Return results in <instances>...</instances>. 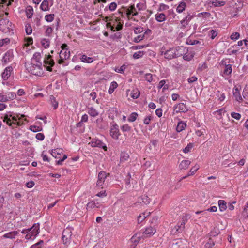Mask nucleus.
I'll return each mask as SVG.
<instances>
[{
  "label": "nucleus",
  "mask_w": 248,
  "mask_h": 248,
  "mask_svg": "<svg viewBox=\"0 0 248 248\" xmlns=\"http://www.w3.org/2000/svg\"><path fill=\"white\" fill-rule=\"evenodd\" d=\"M73 228L71 227H67L65 229L62 233V240L63 244L67 247L72 243L73 240L72 231Z\"/></svg>",
  "instance_id": "f257e3e1"
},
{
  "label": "nucleus",
  "mask_w": 248,
  "mask_h": 248,
  "mask_svg": "<svg viewBox=\"0 0 248 248\" xmlns=\"http://www.w3.org/2000/svg\"><path fill=\"white\" fill-rule=\"evenodd\" d=\"M39 223H34L32 226L30 228V231L25 236V239L28 240H34L39 233Z\"/></svg>",
  "instance_id": "f03ea898"
},
{
  "label": "nucleus",
  "mask_w": 248,
  "mask_h": 248,
  "mask_svg": "<svg viewBox=\"0 0 248 248\" xmlns=\"http://www.w3.org/2000/svg\"><path fill=\"white\" fill-rule=\"evenodd\" d=\"M188 217L189 216L186 214L182 217L172 230L174 233H179L183 232L185 227V224L188 221Z\"/></svg>",
  "instance_id": "7ed1b4c3"
},
{
  "label": "nucleus",
  "mask_w": 248,
  "mask_h": 248,
  "mask_svg": "<svg viewBox=\"0 0 248 248\" xmlns=\"http://www.w3.org/2000/svg\"><path fill=\"white\" fill-rule=\"evenodd\" d=\"M29 71L33 75L41 77L44 74V71L42 68V63H34L28 67Z\"/></svg>",
  "instance_id": "20e7f679"
},
{
  "label": "nucleus",
  "mask_w": 248,
  "mask_h": 248,
  "mask_svg": "<svg viewBox=\"0 0 248 248\" xmlns=\"http://www.w3.org/2000/svg\"><path fill=\"white\" fill-rule=\"evenodd\" d=\"M68 46L66 44H62V50L60 52L59 56L60 59L58 61L59 64L63 62L64 60L68 59L70 57V51L68 48Z\"/></svg>",
  "instance_id": "39448f33"
},
{
  "label": "nucleus",
  "mask_w": 248,
  "mask_h": 248,
  "mask_svg": "<svg viewBox=\"0 0 248 248\" xmlns=\"http://www.w3.org/2000/svg\"><path fill=\"white\" fill-rule=\"evenodd\" d=\"M226 61V60H222L221 61V64L224 66V69L222 76L225 78H227L231 76L232 66L231 64H227Z\"/></svg>",
  "instance_id": "423d86ee"
},
{
  "label": "nucleus",
  "mask_w": 248,
  "mask_h": 248,
  "mask_svg": "<svg viewBox=\"0 0 248 248\" xmlns=\"http://www.w3.org/2000/svg\"><path fill=\"white\" fill-rule=\"evenodd\" d=\"M16 94L14 92L3 93H0V101L2 102H8L9 100L15 99Z\"/></svg>",
  "instance_id": "0eeeda50"
},
{
  "label": "nucleus",
  "mask_w": 248,
  "mask_h": 248,
  "mask_svg": "<svg viewBox=\"0 0 248 248\" xmlns=\"http://www.w3.org/2000/svg\"><path fill=\"white\" fill-rule=\"evenodd\" d=\"M12 27V23L9 21L8 19H1L0 20V29L2 32H7L9 31Z\"/></svg>",
  "instance_id": "6e6552de"
},
{
  "label": "nucleus",
  "mask_w": 248,
  "mask_h": 248,
  "mask_svg": "<svg viewBox=\"0 0 248 248\" xmlns=\"http://www.w3.org/2000/svg\"><path fill=\"white\" fill-rule=\"evenodd\" d=\"M54 61L50 55H47L44 58V66L46 68L47 71H52V67L54 66Z\"/></svg>",
  "instance_id": "1a4fd4ad"
},
{
  "label": "nucleus",
  "mask_w": 248,
  "mask_h": 248,
  "mask_svg": "<svg viewBox=\"0 0 248 248\" xmlns=\"http://www.w3.org/2000/svg\"><path fill=\"white\" fill-rule=\"evenodd\" d=\"M90 144L93 147H98L103 149L105 151L107 150L106 145L98 139H93Z\"/></svg>",
  "instance_id": "9d476101"
},
{
  "label": "nucleus",
  "mask_w": 248,
  "mask_h": 248,
  "mask_svg": "<svg viewBox=\"0 0 248 248\" xmlns=\"http://www.w3.org/2000/svg\"><path fill=\"white\" fill-rule=\"evenodd\" d=\"M110 134L113 139L115 140H118L119 139L120 133L119 129V126L116 124H112L111 126Z\"/></svg>",
  "instance_id": "9b49d317"
},
{
  "label": "nucleus",
  "mask_w": 248,
  "mask_h": 248,
  "mask_svg": "<svg viewBox=\"0 0 248 248\" xmlns=\"http://www.w3.org/2000/svg\"><path fill=\"white\" fill-rule=\"evenodd\" d=\"M53 0H44L41 5L40 9L43 11H48L50 7L53 5Z\"/></svg>",
  "instance_id": "f8f14e48"
},
{
  "label": "nucleus",
  "mask_w": 248,
  "mask_h": 248,
  "mask_svg": "<svg viewBox=\"0 0 248 248\" xmlns=\"http://www.w3.org/2000/svg\"><path fill=\"white\" fill-rule=\"evenodd\" d=\"M161 55L164 56L165 59L168 60H171L173 58H175V51L174 50V47L170 48L167 50L161 51Z\"/></svg>",
  "instance_id": "ddd939ff"
},
{
  "label": "nucleus",
  "mask_w": 248,
  "mask_h": 248,
  "mask_svg": "<svg viewBox=\"0 0 248 248\" xmlns=\"http://www.w3.org/2000/svg\"><path fill=\"white\" fill-rule=\"evenodd\" d=\"M14 57L13 52L12 50L7 51L4 55L2 58V63L6 64L12 61Z\"/></svg>",
  "instance_id": "4468645a"
},
{
  "label": "nucleus",
  "mask_w": 248,
  "mask_h": 248,
  "mask_svg": "<svg viewBox=\"0 0 248 248\" xmlns=\"http://www.w3.org/2000/svg\"><path fill=\"white\" fill-rule=\"evenodd\" d=\"M13 68L11 66H8L5 68L4 71L1 74V77L3 80L6 81L10 78L11 74L13 73Z\"/></svg>",
  "instance_id": "2eb2a0df"
},
{
  "label": "nucleus",
  "mask_w": 248,
  "mask_h": 248,
  "mask_svg": "<svg viewBox=\"0 0 248 248\" xmlns=\"http://www.w3.org/2000/svg\"><path fill=\"white\" fill-rule=\"evenodd\" d=\"M174 111L177 113L179 112H186L188 111V108L186 104L180 103L174 106Z\"/></svg>",
  "instance_id": "dca6fc26"
},
{
  "label": "nucleus",
  "mask_w": 248,
  "mask_h": 248,
  "mask_svg": "<svg viewBox=\"0 0 248 248\" xmlns=\"http://www.w3.org/2000/svg\"><path fill=\"white\" fill-rule=\"evenodd\" d=\"M107 177V173L105 171H101L99 173L98 175V180L96 182V185L98 186H101L104 184L105 179Z\"/></svg>",
  "instance_id": "f3484780"
},
{
  "label": "nucleus",
  "mask_w": 248,
  "mask_h": 248,
  "mask_svg": "<svg viewBox=\"0 0 248 248\" xmlns=\"http://www.w3.org/2000/svg\"><path fill=\"white\" fill-rule=\"evenodd\" d=\"M175 58L182 56L186 52V48L183 46H178L174 47Z\"/></svg>",
  "instance_id": "a211bd4d"
},
{
  "label": "nucleus",
  "mask_w": 248,
  "mask_h": 248,
  "mask_svg": "<svg viewBox=\"0 0 248 248\" xmlns=\"http://www.w3.org/2000/svg\"><path fill=\"white\" fill-rule=\"evenodd\" d=\"M41 54L40 52H35L31 60V63L34 64V63H42L41 61Z\"/></svg>",
  "instance_id": "6ab92c4d"
},
{
  "label": "nucleus",
  "mask_w": 248,
  "mask_h": 248,
  "mask_svg": "<svg viewBox=\"0 0 248 248\" xmlns=\"http://www.w3.org/2000/svg\"><path fill=\"white\" fill-rule=\"evenodd\" d=\"M18 233H19L18 231H13L4 234L2 236V238L13 239H14L15 238V237L18 234Z\"/></svg>",
  "instance_id": "aec40b11"
},
{
  "label": "nucleus",
  "mask_w": 248,
  "mask_h": 248,
  "mask_svg": "<svg viewBox=\"0 0 248 248\" xmlns=\"http://www.w3.org/2000/svg\"><path fill=\"white\" fill-rule=\"evenodd\" d=\"M155 232V229L152 227H149L146 229L143 232V235L146 237H150Z\"/></svg>",
  "instance_id": "412c9836"
},
{
  "label": "nucleus",
  "mask_w": 248,
  "mask_h": 248,
  "mask_svg": "<svg viewBox=\"0 0 248 248\" xmlns=\"http://www.w3.org/2000/svg\"><path fill=\"white\" fill-rule=\"evenodd\" d=\"M12 115L6 114L4 115L3 117H2V119H3V121L7 124L9 126H12L13 124L12 121L11 117Z\"/></svg>",
  "instance_id": "4be33fe9"
},
{
  "label": "nucleus",
  "mask_w": 248,
  "mask_h": 248,
  "mask_svg": "<svg viewBox=\"0 0 248 248\" xmlns=\"http://www.w3.org/2000/svg\"><path fill=\"white\" fill-rule=\"evenodd\" d=\"M183 55V59L185 60L189 61L193 59L194 53L192 51L188 52V50L186 49V52Z\"/></svg>",
  "instance_id": "5701e85b"
},
{
  "label": "nucleus",
  "mask_w": 248,
  "mask_h": 248,
  "mask_svg": "<svg viewBox=\"0 0 248 248\" xmlns=\"http://www.w3.org/2000/svg\"><path fill=\"white\" fill-rule=\"evenodd\" d=\"M80 59L82 62L87 63H92L94 61L93 58L88 57L85 54L82 55Z\"/></svg>",
  "instance_id": "b1692460"
},
{
  "label": "nucleus",
  "mask_w": 248,
  "mask_h": 248,
  "mask_svg": "<svg viewBox=\"0 0 248 248\" xmlns=\"http://www.w3.org/2000/svg\"><path fill=\"white\" fill-rule=\"evenodd\" d=\"M233 94L237 101L241 102L242 101V97L238 88L233 89Z\"/></svg>",
  "instance_id": "393cba45"
},
{
  "label": "nucleus",
  "mask_w": 248,
  "mask_h": 248,
  "mask_svg": "<svg viewBox=\"0 0 248 248\" xmlns=\"http://www.w3.org/2000/svg\"><path fill=\"white\" fill-rule=\"evenodd\" d=\"M191 163V161L188 160H184L179 164V168L182 170L186 169Z\"/></svg>",
  "instance_id": "a878e982"
},
{
  "label": "nucleus",
  "mask_w": 248,
  "mask_h": 248,
  "mask_svg": "<svg viewBox=\"0 0 248 248\" xmlns=\"http://www.w3.org/2000/svg\"><path fill=\"white\" fill-rule=\"evenodd\" d=\"M155 18L157 22H162L166 20V16L163 13H157L155 15Z\"/></svg>",
  "instance_id": "bb28decb"
},
{
  "label": "nucleus",
  "mask_w": 248,
  "mask_h": 248,
  "mask_svg": "<svg viewBox=\"0 0 248 248\" xmlns=\"http://www.w3.org/2000/svg\"><path fill=\"white\" fill-rule=\"evenodd\" d=\"M186 124L185 122L180 121L178 123V124H177V126L176 127V131L178 132H180L185 129V128L186 127Z\"/></svg>",
  "instance_id": "cd10ccee"
},
{
  "label": "nucleus",
  "mask_w": 248,
  "mask_h": 248,
  "mask_svg": "<svg viewBox=\"0 0 248 248\" xmlns=\"http://www.w3.org/2000/svg\"><path fill=\"white\" fill-rule=\"evenodd\" d=\"M186 3L182 1L179 4L178 6L176 8L177 12L179 13H181L183 12L186 9Z\"/></svg>",
  "instance_id": "c85d7f7f"
},
{
  "label": "nucleus",
  "mask_w": 248,
  "mask_h": 248,
  "mask_svg": "<svg viewBox=\"0 0 248 248\" xmlns=\"http://www.w3.org/2000/svg\"><path fill=\"white\" fill-rule=\"evenodd\" d=\"M219 210L221 212L224 211L226 208V203L224 200H220L218 202Z\"/></svg>",
  "instance_id": "c756f323"
},
{
  "label": "nucleus",
  "mask_w": 248,
  "mask_h": 248,
  "mask_svg": "<svg viewBox=\"0 0 248 248\" xmlns=\"http://www.w3.org/2000/svg\"><path fill=\"white\" fill-rule=\"evenodd\" d=\"M88 113L91 116L93 117H95L99 114L97 110L93 107L88 108Z\"/></svg>",
  "instance_id": "7c9ffc66"
},
{
  "label": "nucleus",
  "mask_w": 248,
  "mask_h": 248,
  "mask_svg": "<svg viewBox=\"0 0 248 248\" xmlns=\"http://www.w3.org/2000/svg\"><path fill=\"white\" fill-rule=\"evenodd\" d=\"M62 152L61 149H56L52 150L51 152V155L55 158H59V155H60Z\"/></svg>",
  "instance_id": "2f4dec72"
},
{
  "label": "nucleus",
  "mask_w": 248,
  "mask_h": 248,
  "mask_svg": "<svg viewBox=\"0 0 248 248\" xmlns=\"http://www.w3.org/2000/svg\"><path fill=\"white\" fill-rule=\"evenodd\" d=\"M26 14L27 18H31L33 14V9L31 6H28L26 9Z\"/></svg>",
  "instance_id": "473e14b6"
},
{
  "label": "nucleus",
  "mask_w": 248,
  "mask_h": 248,
  "mask_svg": "<svg viewBox=\"0 0 248 248\" xmlns=\"http://www.w3.org/2000/svg\"><path fill=\"white\" fill-rule=\"evenodd\" d=\"M129 157V155L128 153L125 152H122L121 153L120 155V162H124L127 161Z\"/></svg>",
  "instance_id": "72a5a7b5"
},
{
  "label": "nucleus",
  "mask_w": 248,
  "mask_h": 248,
  "mask_svg": "<svg viewBox=\"0 0 248 248\" xmlns=\"http://www.w3.org/2000/svg\"><path fill=\"white\" fill-rule=\"evenodd\" d=\"M41 45L44 48H46L50 45V40L48 39L43 38L41 41Z\"/></svg>",
  "instance_id": "f704fd0d"
},
{
  "label": "nucleus",
  "mask_w": 248,
  "mask_h": 248,
  "mask_svg": "<svg viewBox=\"0 0 248 248\" xmlns=\"http://www.w3.org/2000/svg\"><path fill=\"white\" fill-rule=\"evenodd\" d=\"M118 87V84L115 81H113L110 83V85L108 90V93L109 94H111L115 89Z\"/></svg>",
  "instance_id": "c9c22d12"
},
{
  "label": "nucleus",
  "mask_w": 248,
  "mask_h": 248,
  "mask_svg": "<svg viewBox=\"0 0 248 248\" xmlns=\"http://www.w3.org/2000/svg\"><path fill=\"white\" fill-rule=\"evenodd\" d=\"M140 91L138 89L133 90L131 93V96L134 99H137L140 96Z\"/></svg>",
  "instance_id": "e433bc0d"
},
{
  "label": "nucleus",
  "mask_w": 248,
  "mask_h": 248,
  "mask_svg": "<svg viewBox=\"0 0 248 248\" xmlns=\"http://www.w3.org/2000/svg\"><path fill=\"white\" fill-rule=\"evenodd\" d=\"M199 169V166L198 165H195L194 166L192 167L187 174V176H191L194 174V173Z\"/></svg>",
  "instance_id": "4c0bfd02"
},
{
  "label": "nucleus",
  "mask_w": 248,
  "mask_h": 248,
  "mask_svg": "<svg viewBox=\"0 0 248 248\" xmlns=\"http://www.w3.org/2000/svg\"><path fill=\"white\" fill-rule=\"evenodd\" d=\"M144 54V51H139L135 52L133 55V57L135 59H137L143 57Z\"/></svg>",
  "instance_id": "58836bf2"
},
{
  "label": "nucleus",
  "mask_w": 248,
  "mask_h": 248,
  "mask_svg": "<svg viewBox=\"0 0 248 248\" xmlns=\"http://www.w3.org/2000/svg\"><path fill=\"white\" fill-rule=\"evenodd\" d=\"M166 81L165 80H161L158 85V89H160L161 88H163V91L166 90L168 89V85H165Z\"/></svg>",
  "instance_id": "ea45409f"
},
{
  "label": "nucleus",
  "mask_w": 248,
  "mask_h": 248,
  "mask_svg": "<svg viewBox=\"0 0 248 248\" xmlns=\"http://www.w3.org/2000/svg\"><path fill=\"white\" fill-rule=\"evenodd\" d=\"M55 17V15L54 14H47L45 16V19L47 22H52Z\"/></svg>",
  "instance_id": "a19ab883"
},
{
  "label": "nucleus",
  "mask_w": 248,
  "mask_h": 248,
  "mask_svg": "<svg viewBox=\"0 0 248 248\" xmlns=\"http://www.w3.org/2000/svg\"><path fill=\"white\" fill-rule=\"evenodd\" d=\"M95 206H96V203H95L94 201H91L87 203L86 209L87 210H91L92 209L95 208Z\"/></svg>",
  "instance_id": "79ce46f5"
},
{
  "label": "nucleus",
  "mask_w": 248,
  "mask_h": 248,
  "mask_svg": "<svg viewBox=\"0 0 248 248\" xmlns=\"http://www.w3.org/2000/svg\"><path fill=\"white\" fill-rule=\"evenodd\" d=\"M148 216V215H146L145 213H142L140 214L137 217V221L138 223H141Z\"/></svg>",
  "instance_id": "37998d69"
},
{
  "label": "nucleus",
  "mask_w": 248,
  "mask_h": 248,
  "mask_svg": "<svg viewBox=\"0 0 248 248\" xmlns=\"http://www.w3.org/2000/svg\"><path fill=\"white\" fill-rule=\"evenodd\" d=\"M138 117V114L136 112L132 113L128 118V121L130 122H134Z\"/></svg>",
  "instance_id": "c03bdc74"
},
{
  "label": "nucleus",
  "mask_w": 248,
  "mask_h": 248,
  "mask_svg": "<svg viewBox=\"0 0 248 248\" xmlns=\"http://www.w3.org/2000/svg\"><path fill=\"white\" fill-rule=\"evenodd\" d=\"M216 95L217 96L218 100L220 101H223L225 99L224 93L220 92L219 91H217Z\"/></svg>",
  "instance_id": "a18cd8bd"
},
{
  "label": "nucleus",
  "mask_w": 248,
  "mask_h": 248,
  "mask_svg": "<svg viewBox=\"0 0 248 248\" xmlns=\"http://www.w3.org/2000/svg\"><path fill=\"white\" fill-rule=\"evenodd\" d=\"M140 199L142 200V202L145 204H148L150 202V199L147 196H142Z\"/></svg>",
  "instance_id": "49530a36"
},
{
  "label": "nucleus",
  "mask_w": 248,
  "mask_h": 248,
  "mask_svg": "<svg viewBox=\"0 0 248 248\" xmlns=\"http://www.w3.org/2000/svg\"><path fill=\"white\" fill-rule=\"evenodd\" d=\"M126 66L124 64L120 67H116L115 69V71L117 73L122 74L124 73V70L126 69Z\"/></svg>",
  "instance_id": "de8ad7c7"
},
{
  "label": "nucleus",
  "mask_w": 248,
  "mask_h": 248,
  "mask_svg": "<svg viewBox=\"0 0 248 248\" xmlns=\"http://www.w3.org/2000/svg\"><path fill=\"white\" fill-rule=\"evenodd\" d=\"M10 43V39L8 38H5L4 39L0 40V47L2 46L7 45Z\"/></svg>",
  "instance_id": "09e8293b"
},
{
  "label": "nucleus",
  "mask_w": 248,
  "mask_h": 248,
  "mask_svg": "<svg viewBox=\"0 0 248 248\" xmlns=\"http://www.w3.org/2000/svg\"><path fill=\"white\" fill-rule=\"evenodd\" d=\"M44 244L43 240H40L36 244L32 245L30 248H41L42 245Z\"/></svg>",
  "instance_id": "8fccbe9b"
},
{
  "label": "nucleus",
  "mask_w": 248,
  "mask_h": 248,
  "mask_svg": "<svg viewBox=\"0 0 248 248\" xmlns=\"http://www.w3.org/2000/svg\"><path fill=\"white\" fill-rule=\"evenodd\" d=\"M26 32L28 35H30L32 33L31 26L30 24H27L25 26Z\"/></svg>",
  "instance_id": "3c124183"
},
{
  "label": "nucleus",
  "mask_w": 248,
  "mask_h": 248,
  "mask_svg": "<svg viewBox=\"0 0 248 248\" xmlns=\"http://www.w3.org/2000/svg\"><path fill=\"white\" fill-rule=\"evenodd\" d=\"M240 37V34L237 32H233L230 38L234 41L238 39Z\"/></svg>",
  "instance_id": "603ef678"
},
{
  "label": "nucleus",
  "mask_w": 248,
  "mask_h": 248,
  "mask_svg": "<svg viewBox=\"0 0 248 248\" xmlns=\"http://www.w3.org/2000/svg\"><path fill=\"white\" fill-rule=\"evenodd\" d=\"M30 129L33 132H37L40 131L42 130V128H40L39 126H35V125L30 126Z\"/></svg>",
  "instance_id": "864d4df0"
},
{
  "label": "nucleus",
  "mask_w": 248,
  "mask_h": 248,
  "mask_svg": "<svg viewBox=\"0 0 248 248\" xmlns=\"http://www.w3.org/2000/svg\"><path fill=\"white\" fill-rule=\"evenodd\" d=\"M242 214L245 217L248 218V202H247L244 208Z\"/></svg>",
  "instance_id": "5fc2aeb1"
},
{
  "label": "nucleus",
  "mask_w": 248,
  "mask_h": 248,
  "mask_svg": "<svg viewBox=\"0 0 248 248\" xmlns=\"http://www.w3.org/2000/svg\"><path fill=\"white\" fill-rule=\"evenodd\" d=\"M144 78L145 80L149 82H151L153 79V75L150 73L146 74L144 76Z\"/></svg>",
  "instance_id": "6e6d98bb"
},
{
  "label": "nucleus",
  "mask_w": 248,
  "mask_h": 248,
  "mask_svg": "<svg viewBox=\"0 0 248 248\" xmlns=\"http://www.w3.org/2000/svg\"><path fill=\"white\" fill-rule=\"evenodd\" d=\"M143 31V28L140 26L135 27L134 28V32L136 34L140 33L142 32Z\"/></svg>",
  "instance_id": "4d7b16f0"
},
{
  "label": "nucleus",
  "mask_w": 248,
  "mask_h": 248,
  "mask_svg": "<svg viewBox=\"0 0 248 248\" xmlns=\"http://www.w3.org/2000/svg\"><path fill=\"white\" fill-rule=\"evenodd\" d=\"M231 116L235 119L236 120H239L241 119V115L239 113L232 112L231 113Z\"/></svg>",
  "instance_id": "13d9d810"
},
{
  "label": "nucleus",
  "mask_w": 248,
  "mask_h": 248,
  "mask_svg": "<svg viewBox=\"0 0 248 248\" xmlns=\"http://www.w3.org/2000/svg\"><path fill=\"white\" fill-rule=\"evenodd\" d=\"M169 8V6L167 5H166L165 4H163V3H161L160 5H159V7L158 9V11H165V10H167V9H168Z\"/></svg>",
  "instance_id": "bf43d9fd"
},
{
  "label": "nucleus",
  "mask_w": 248,
  "mask_h": 248,
  "mask_svg": "<svg viewBox=\"0 0 248 248\" xmlns=\"http://www.w3.org/2000/svg\"><path fill=\"white\" fill-rule=\"evenodd\" d=\"M193 148V144L190 143L183 149V152L185 153H188L190 150Z\"/></svg>",
  "instance_id": "052dcab7"
},
{
  "label": "nucleus",
  "mask_w": 248,
  "mask_h": 248,
  "mask_svg": "<svg viewBox=\"0 0 248 248\" xmlns=\"http://www.w3.org/2000/svg\"><path fill=\"white\" fill-rule=\"evenodd\" d=\"M53 30L52 27L48 26L46 28V31H45L46 35L48 37L50 36L52 33Z\"/></svg>",
  "instance_id": "680f3d73"
},
{
  "label": "nucleus",
  "mask_w": 248,
  "mask_h": 248,
  "mask_svg": "<svg viewBox=\"0 0 248 248\" xmlns=\"http://www.w3.org/2000/svg\"><path fill=\"white\" fill-rule=\"evenodd\" d=\"M215 245L214 241L211 239H209V241L205 244V248H211Z\"/></svg>",
  "instance_id": "e2e57ef3"
},
{
  "label": "nucleus",
  "mask_w": 248,
  "mask_h": 248,
  "mask_svg": "<svg viewBox=\"0 0 248 248\" xmlns=\"http://www.w3.org/2000/svg\"><path fill=\"white\" fill-rule=\"evenodd\" d=\"M123 132H128L131 130V127L127 124H125L121 127Z\"/></svg>",
  "instance_id": "0e129e2a"
},
{
  "label": "nucleus",
  "mask_w": 248,
  "mask_h": 248,
  "mask_svg": "<svg viewBox=\"0 0 248 248\" xmlns=\"http://www.w3.org/2000/svg\"><path fill=\"white\" fill-rule=\"evenodd\" d=\"M217 35L216 30H212L210 31L209 36L212 39H214Z\"/></svg>",
  "instance_id": "69168bd1"
},
{
  "label": "nucleus",
  "mask_w": 248,
  "mask_h": 248,
  "mask_svg": "<svg viewBox=\"0 0 248 248\" xmlns=\"http://www.w3.org/2000/svg\"><path fill=\"white\" fill-rule=\"evenodd\" d=\"M207 68V65L206 63H203L202 64H199V67L198 68V70L200 71H202Z\"/></svg>",
  "instance_id": "338daca9"
},
{
  "label": "nucleus",
  "mask_w": 248,
  "mask_h": 248,
  "mask_svg": "<svg viewBox=\"0 0 248 248\" xmlns=\"http://www.w3.org/2000/svg\"><path fill=\"white\" fill-rule=\"evenodd\" d=\"M117 4L116 3L113 2H111L109 5V9L110 11H114V10H116V8H117Z\"/></svg>",
  "instance_id": "774afa93"
}]
</instances>
